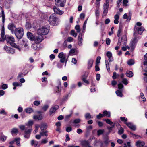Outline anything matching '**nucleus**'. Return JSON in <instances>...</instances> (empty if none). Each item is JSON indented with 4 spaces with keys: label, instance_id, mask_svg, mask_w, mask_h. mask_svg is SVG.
Returning a JSON list of instances; mask_svg holds the SVG:
<instances>
[{
    "label": "nucleus",
    "instance_id": "obj_8",
    "mask_svg": "<svg viewBox=\"0 0 147 147\" xmlns=\"http://www.w3.org/2000/svg\"><path fill=\"white\" fill-rule=\"evenodd\" d=\"M66 0H55V3L56 5L60 7H63L66 3Z\"/></svg>",
    "mask_w": 147,
    "mask_h": 147
},
{
    "label": "nucleus",
    "instance_id": "obj_7",
    "mask_svg": "<svg viewBox=\"0 0 147 147\" xmlns=\"http://www.w3.org/2000/svg\"><path fill=\"white\" fill-rule=\"evenodd\" d=\"M59 106L57 105L52 106L50 109L49 115L50 116H53L55 113L56 111L59 109Z\"/></svg>",
    "mask_w": 147,
    "mask_h": 147
},
{
    "label": "nucleus",
    "instance_id": "obj_45",
    "mask_svg": "<svg viewBox=\"0 0 147 147\" xmlns=\"http://www.w3.org/2000/svg\"><path fill=\"white\" fill-rule=\"evenodd\" d=\"M95 14L96 18H98L99 15V9L98 7H96L95 11Z\"/></svg>",
    "mask_w": 147,
    "mask_h": 147
},
{
    "label": "nucleus",
    "instance_id": "obj_20",
    "mask_svg": "<svg viewBox=\"0 0 147 147\" xmlns=\"http://www.w3.org/2000/svg\"><path fill=\"white\" fill-rule=\"evenodd\" d=\"M102 115L103 117H107L109 118L111 117L110 112L106 110L103 111Z\"/></svg>",
    "mask_w": 147,
    "mask_h": 147
},
{
    "label": "nucleus",
    "instance_id": "obj_32",
    "mask_svg": "<svg viewBox=\"0 0 147 147\" xmlns=\"http://www.w3.org/2000/svg\"><path fill=\"white\" fill-rule=\"evenodd\" d=\"M127 63L129 66L132 65L135 63L134 60L133 59H130L127 61Z\"/></svg>",
    "mask_w": 147,
    "mask_h": 147
},
{
    "label": "nucleus",
    "instance_id": "obj_43",
    "mask_svg": "<svg viewBox=\"0 0 147 147\" xmlns=\"http://www.w3.org/2000/svg\"><path fill=\"white\" fill-rule=\"evenodd\" d=\"M124 132V129L121 127H120V128L118 131V134L120 135L123 134Z\"/></svg>",
    "mask_w": 147,
    "mask_h": 147
},
{
    "label": "nucleus",
    "instance_id": "obj_4",
    "mask_svg": "<svg viewBox=\"0 0 147 147\" xmlns=\"http://www.w3.org/2000/svg\"><path fill=\"white\" fill-rule=\"evenodd\" d=\"M49 31V29L45 26L40 28L37 31L38 34L45 35L47 34Z\"/></svg>",
    "mask_w": 147,
    "mask_h": 147
},
{
    "label": "nucleus",
    "instance_id": "obj_17",
    "mask_svg": "<svg viewBox=\"0 0 147 147\" xmlns=\"http://www.w3.org/2000/svg\"><path fill=\"white\" fill-rule=\"evenodd\" d=\"M5 29L4 26L2 27L1 30V37L0 39V41L1 42L5 40Z\"/></svg>",
    "mask_w": 147,
    "mask_h": 147
},
{
    "label": "nucleus",
    "instance_id": "obj_49",
    "mask_svg": "<svg viewBox=\"0 0 147 147\" xmlns=\"http://www.w3.org/2000/svg\"><path fill=\"white\" fill-rule=\"evenodd\" d=\"M61 83H60L58 86L56 87V93H59L61 92V90L59 89Z\"/></svg>",
    "mask_w": 147,
    "mask_h": 147
},
{
    "label": "nucleus",
    "instance_id": "obj_39",
    "mask_svg": "<svg viewBox=\"0 0 147 147\" xmlns=\"http://www.w3.org/2000/svg\"><path fill=\"white\" fill-rule=\"evenodd\" d=\"M25 111L27 113H30L33 111V110L32 108H26Z\"/></svg>",
    "mask_w": 147,
    "mask_h": 147
},
{
    "label": "nucleus",
    "instance_id": "obj_24",
    "mask_svg": "<svg viewBox=\"0 0 147 147\" xmlns=\"http://www.w3.org/2000/svg\"><path fill=\"white\" fill-rule=\"evenodd\" d=\"M1 10V16L2 18V21L3 23H4L5 20V16L4 13V11L3 10L2 8L0 6V10Z\"/></svg>",
    "mask_w": 147,
    "mask_h": 147
},
{
    "label": "nucleus",
    "instance_id": "obj_41",
    "mask_svg": "<svg viewBox=\"0 0 147 147\" xmlns=\"http://www.w3.org/2000/svg\"><path fill=\"white\" fill-rule=\"evenodd\" d=\"M19 128L22 130H27L28 128V126L26 125L25 126L23 125H21L19 126Z\"/></svg>",
    "mask_w": 147,
    "mask_h": 147
},
{
    "label": "nucleus",
    "instance_id": "obj_3",
    "mask_svg": "<svg viewBox=\"0 0 147 147\" xmlns=\"http://www.w3.org/2000/svg\"><path fill=\"white\" fill-rule=\"evenodd\" d=\"M5 40H6L7 43H9L12 47L17 48L18 45L14 43L15 39L13 36L9 35H6L5 36Z\"/></svg>",
    "mask_w": 147,
    "mask_h": 147
},
{
    "label": "nucleus",
    "instance_id": "obj_37",
    "mask_svg": "<svg viewBox=\"0 0 147 147\" xmlns=\"http://www.w3.org/2000/svg\"><path fill=\"white\" fill-rule=\"evenodd\" d=\"M38 144V142L35 141L34 140H33L31 141V145H34L35 147H36Z\"/></svg>",
    "mask_w": 147,
    "mask_h": 147
},
{
    "label": "nucleus",
    "instance_id": "obj_52",
    "mask_svg": "<svg viewBox=\"0 0 147 147\" xmlns=\"http://www.w3.org/2000/svg\"><path fill=\"white\" fill-rule=\"evenodd\" d=\"M104 131V130L103 129L98 130L97 131V135L98 136H100V135L103 134Z\"/></svg>",
    "mask_w": 147,
    "mask_h": 147
},
{
    "label": "nucleus",
    "instance_id": "obj_13",
    "mask_svg": "<svg viewBox=\"0 0 147 147\" xmlns=\"http://www.w3.org/2000/svg\"><path fill=\"white\" fill-rule=\"evenodd\" d=\"M8 28L11 31V33L13 34L17 28L16 27L14 24L12 23H10L8 25Z\"/></svg>",
    "mask_w": 147,
    "mask_h": 147
},
{
    "label": "nucleus",
    "instance_id": "obj_14",
    "mask_svg": "<svg viewBox=\"0 0 147 147\" xmlns=\"http://www.w3.org/2000/svg\"><path fill=\"white\" fill-rule=\"evenodd\" d=\"M54 12L59 15H61L64 13V11L60 10L59 8L57 7L56 6H54L53 8Z\"/></svg>",
    "mask_w": 147,
    "mask_h": 147
},
{
    "label": "nucleus",
    "instance_id": "obj_51",
    "mask_svg": "<svg viewBox=\"0 0 147 147\" xmlns=\"http://www.w3.org/2000/svg\"><path fill=\"white\" fill-rule=\"evenodd\" d=\"M76 30H77V32L78 33H79L80 31V26L79 25H76L75 28Z\"/></svg>",
    "mask_w": 147,
    "mask_h": 147
},
{
    "label": "nucleus",
    "instance_id": "obj_63",
    "mask_svg": "<svg viewBox=\"0 0 147 147\" xmlns=\"http://www.w3.org/2000/svg\"><path fill=\"white\" fill-rule=\"evenodd\" d=\"M124 145L125 146L124 147H130V142H127V144L125 143Z\"/></svg>",
    "mask_w": 147,
    "mask_h": 147
},
{
    "label": "nucleus",
    "instance_id": "obj_30",
    "mask_svg": "<svg viewBox=\"0 0 147 147\" xmlns=\"http://www.w3.org/2000/svg\"><path fill=\"white\" fill-rule=\"evenodd\" d=\"M125 74L129 78H131L133 76V73L132 71H127L125 73Z\"/></svg>",
    "mask_w": 147,
    "mask_h": 147
},
{
    "label": "nucleus",
    "instance_id": "obj_53",
    "mask_svg": "<svg viewBox=\"0 0 147 147\" xmlns=\"http://www.w3.org/2000/svg\"><path fill=\"white\" fill-rule=\"evenodd\" d=\"M71 34L75 37H76L77 35V33L75 32V31L74 30H72L71 31Z\"/></svg>",
    "mask_w": 147,
    "mask_h": 147
},
{
    "label": "nucleus",
    "instance_id": "obj_29",
    "mask_svg": "<svg viewBox=\"0 0 147 147\" xmlns=\"http://www.w3.org/2000/svg\"><path fill=\"white\" fill-rule=\"evenodd\" d=\"M122 41V42H123V45H126L127 42V38L126 35L123 36L121 39Z\"/></svg>",
    "mask_w": 147,
    "mask_h": 147
},
{
    "label": "nucleus",
    "instance_id": "obj_6",
    "mask_svg": "<svg viewBox=\"0 0 147 147\" xmlns=\"http://www.w3.org/2000/svg\"><path fill=\"white\" fill-rule=\"evenodd\" d=\"M69 57V55H68L66 59V55L64 54L63 52H61L59 53L58 55V57L59 58L61 59L60 60V62L62 63H64L66 60V62L65 66L66 65V62L67 61V59Z\"/></svg>",
    "mask_w": 147,
    "mask_h": 147
},
{
    "label": "nucleus",
    "instance_id": "obj_54",
    "mask_svg": "<svg viewBox=\"0 0 147 147\" xmlns=\"http://www.w3.org/2000/svg\"><path fill=\"white\" fill-rule=\"evenodd\" d=\"M83 39H78V45L80 46H81L82 45V42Z\"/></svg>",
    "mask_w": 147,
    "mask_h": 147
},
{
    "label": "nucleus",
    "instance_id": "obj_44",
    "mask_svg": "<svg viewBox=\"0 0 147 147\" xmlns=\"http://www.w3.org/2000/svg\"><path fill=\"white\" fill-rule=\"evenodd\" d=\"M118 88L119 90L121 91L123 90V88L124 86L121 83H120L118 84Z\"/></svg>",
    "mask_w": 147,
    "mask_h": 147
},
{
    "label": "nucleus",
    "instance_id": "obj_15",
    "mask_svg": "<svg viewBox=\"0 0 147 147\" xmlns=\"http://www.w3.org/2000/svg\"><path fill=\"white\" fill-rule=\"evenodd\" d=\"M144 30V28L142 26H141L139 28L138 30L137 29V28H134V35H135L136 33V32L137 30L139 34H141L142 33V32Z\"/></svg>",
    "mask_w": 147,
    "mask_h": 147
},
{
    "label": "nucleus",
    "instance_id": "obj_55",
    "mask_svg": "<svg viewBox=\"0 0 147 147\" xmlns=\"http://www.w3.org/2000/svg\"><path fill=\"white\" fill-rule=\"evenodd\" d=\"M25 74H24L23 73H19L17 77V78L19 79L24 77V76L25 75Z\"/></svg>",
    "mask_w": 147,
    "mask_h": 147
},
{
    "label": "nucleus",
    "instance_id": "obj_5",
    "mask_svg": "<svg viewBox=\"0 0 147 147\" xmlns=\"http://www.w3.org/2000/svg\"><path fill=\"white\" fill-rule=\"evenodd\" d=\"M57 18L53 14L51 15L49 17V23L53 26L57 25Z\"/></svg>",
    "mask_w": 147,
    "mask_h": 147
},
{
    "label": "nucleus",
    "instance_id": "obj_46",
    "mask_svg": "<svg viewBox=\"0 0 147 147\" xmlns=\"http://www.w3.org/2000/svg\"><path fill=\"white\" fill-rule=\"evenodd\" d=\"M122 82L125 85H127L128 84V81L126 78H123Z\"/></svg>",
    "mask_w": 147,
    "mask_h": 147
},
{
    "label": "nucleus",
    "instance_id": "obj_26",
    "mask_svg": "<svg viewBox=\"0 0 147 147\" xmlns=\"http://www.w3.org/2000/svg\"><path fill=\"white\" fill-rule=\"evenodd\" d=\"M47 128V125L46 123H42L41 124L40 126V129L42 131L46 130Z\"/></svg>",
    "mask_w": 147,
    "mask_h": 147
},
{
    "label": "nucleus",
    "instance_id": "obj_22",
    "mask_svg": "<svg viewBox=\"0 0 147 147\" xmlns=\"http://www.w3.org/2000/svg\"><path fill=\"white\" fill-rule=\"evenodd\" d=\"M71 93V92H69L64 95L62 99V101L63 102H64L67 100L70 96Z\"/></svg>",
    "mask_w": 147,
    "mask_h": 147
},
{
    "label": "nucleus",
    "instance_id": "obj_58",
    "mask_svg": "<svg viewBox=\"0 0 147 147\" xmlns=\"http://www.w3.org/2000/svg\"><path fill=\"white\" fill-rule=\"evenodd\" d=\"M101 59V57L100 56H98L96 60V65H98V63H100V60Z\"/></svg>",
    "mask_w": 147,
    "mask_h": 147
},
{
    "label": "nucleus",
    "instance_id": "obj_12",
    "mask_svg": "<svg viewBox=\"0 0 147 147\" xmlns=\"http://www.w3.org/2000/svg\"><path fill=\"white\" fill-rule=\"evenodd\" d=\"M123 121H124V123L126 124V125L128 126V127L131 129L133 131H135L136 129V126L133 125L131 123L129 122L127 123V120H122Z\"/></svg>",
    "mask_w": 147,
    "mask_h": 147
},
{
    "label": "nucleus",
    "instance_id": "obj_62",
    "mask_svg": "<svg viewBox=\"0 0 147 147\" xmlns=\"http://www.w3.org/2000/svg\"><path fill=\"white\" fill-rule=\"evenodd\" d=\"M72 130V128L71 127H68L66 128V130L67 132H70Z\"/></svg>",
    "mask_w": 147,
    "mask_h": 147
},
{
    "label": "nucleus",
    "instance_id": "obj_61",
    "mask_svg": "<svg viewBox=\"0 0 147 147\" xmlns=\"http://www.w3.org/2000/svg\"><path fill=\"white\" fill-rule=\"evenodd\" d=\"M122 31V28L120 27H119L117 31V36L118 37H119L120 36V34L121 33Z\"/></svg>",
    "mask_w": 147,
    "mask_h": 147
},
{
    "label": "nucleus",
    "instance_id": "obj_19",
    "mask_svg": "<svg viewBox=\"0 0 147 147\" xmlns=\"http://www.w3.org/2000/svg\"><path fill=\"white\" fill-rule=\"evenodd\" d=\"M114 18L115 19L114 23L115 24H118L119 23V16L118 13H117L114 16Z\"/></svg>",
    "mask_w": 147,
    "mask_h": 147
},
{
    "label": "nucleus",
    "instance_id": "obj_28",
    "mask_svg": "<svg viewBox=\"0 0 147 147\" xmlns=\"http://www.w3.org/2000/svg\"><path fill=\"white\" fill-rule=\"evenodd\" d=\"M129 135L131 137H133L134 138L138 139L139 138L142 137L141 136L139 135H136L131 132L130 133Z\"/></svg>",
    "mask_w": 147,
    "mask_h": 147
},
{
    "label": "nucleus",
    "instance_id": "obj_57",
    "mask_svg": "<svg viewBox=\"0 0 147 147\" xmlns=\"http://www.w3.org/2000/svg\"><path fill=\"white\" fill-rule=\"evenodd\" d=\"M140 97L141 98L143 99V101L144 102L146 101V99L145 98L144 95L143 93H140Z\"/></svg>",
    "mask_w": 147,
    "mask_h": 147
},
{
    "label": "nucleus",
    "instance_id": "obj_21",
    "mask_svg": "<svg viewBox=\"0 0 147 147\" xmlns=\"http://www.w3.org/2000/svg\"><path fill=\"white\" fill-rule=\"evenodd\" d=\"M109 6L103 5L104 11L103 13V16H106L108 12V9Z\"/></svg>",
    "mask_w": 147,
    "mask_h": 147
},
{
    "label": "nucleus",
    "instance_id": "obj_25",
    "mask_svg": "<svg viewBox=\"0 0 147 147\" xmlns=\"http://www.w3.org/2000/svg\"><path fill=\"white\" fill-rule=\"evenodd\" d=\"M27 35L28 38L31 41H33L34 39V37L35 36H34L32 34L29 32H28L27 33Z\"/></svg>",
    "mask_w": 147,
    "mask_h": 147
},
{
    "label": "nucleus",
    "instance_id": "obj_42",
    "mask_svg": "<svg viewBox=\"0 0 147 147\" xmlns=\"http://www.w3.org/2000/svg\"><path fill=\"white\" fill-rule=\"evenodd\" d=\"M48 132L47 131H41L40 132V134L42 136H45L47 137L48 136V134H47Z\"/></svg>",
    "mask_w": 147,
    "mask_h": 147
},
{
    "label": "nucleus",
    "instance_id": "obj_1",
    "mask_svg": "<svg viewBox=\"0 0 147 147\" xmlns=\"http://www.w3.org/2000/svg\"><path fill=\"white\" fill-rule=\"evenodd\" d=\"M34 124V122L32 120H30L26 123V125L27 126L29 129L24 132V137L25 138L28 139L30 137L31 132L32 130V126Z\"/></svg>",
    "mask_w": 147,
    "mask_h": 147
},
{
    "label": "nucleus",
    "instance_id": "obj_9",
    "mask_svg": "<svg viewBox=\"0 0 147 147\" xmlns=\"http://www.w3.org/2000/svg\"><path fill=\"white\" fill-rule=\"evenodd\" d=\"M137 42V38L134 37L131 40L130 43V46L131 48V49L134 50L136 45Z\"/></svg>",
    "mask_w": 147,
    "mask_h": 147
},
{
    "label": "nucleus",
    "instance_id": "obj_16",
    "mask_svg": "<svg viewBox=\"0 0 147 147\" xmlns=\"http://www.w3.org/2000/svg\"><path fill=\"white\" fill-rule=\"evenodd\" d=\"M106 55L108 58V61L109 62H111L113 61V59L112 57V54L110 51H107L106 53Z\"/></svg>",
    "mask_w": 147,
    "mask_h": 147
},
{
    "label": "nucleus",
    "instance_id": "obj_18",
    "mask_svg": "<svg viewBox=\"0 0 147 147\" xmlns=\"http://www.w3.org/2000/svg\"><path fill=\"white\" fill-rule=\"evenodd\" d=\"M145 144V142L143 141L138 140L136 142V145L137 147H142Z\"/></svg>",
    "mask_w": 147,
    "mask_h": 147
},
{
    "label": "nucleus",
    "instance_id": "obj_47",
    "mask_svg": "<svg viewBox=\"0 0 147 147\" xmlns=\"http://www.w3.org/2000/svg\"><path fill=\"white\" fill-rule=\"evenodd\" d=\"M13 86H15L16 87L19 86L20 87L22 86V84L20 83L17 82H15L13 83Z\"/></svg>",
    "mask_w": 147,
    "mask_h": 147
},
{
    "label": "nucleus",
    "instance_id": "obj_38",
    "mask_svg": "<svg viewBox=\"0 0 147 147\" xmlns=\"http://www.w3.org/2000/svg\"><path fill=\"white\" fill-rule=\"evenodd\" d=\"M25 27L27 29H29L31 28V24L27 21H26Z\"/></svg>",
    "mask_w": 147,
    "mask_h": 147
},
{
    "label": "nucleus",
    "instance_id": "obj_64",
    "mask_svg": "<svg viewBox=\"0 0 147 147\" xmlns=\"http://www.w3.org/2000/svg\"><path fill=\"white\" fill-rule=\"evenodd\" d=\"M34 103L35 105L38 106L40 104V102L39 101L36 100L34 102Z\"/></svg>",
    "mask_w": 147,
    "mask_h": 147
},
{
    "label": "nucleus",
    "instance_id": "obj_40",
    "mask_svg": "<svg viewBox=\"0 0 147 147\" xmlns=\"http://www.w3.org/2000/svg\"><path fill=\"white\" fill-rule=\"evenodd\" d=\"M85 117L86 119H90L94 118L93 116H92L90 115L89 113H86L85 115Z\"/></svg>",
    "mask_w": 147,
    "mask_h": 147
},
{
    "label": "nucleus",
    "instance_id": "obj_56",
    "mask_svg": "<svg viewBox=\"0 0 147 147\" xmlns=\"http://www.w3.org/2000/svg\"><path fill=\"white\" fill-rule=\"evenodd\" d=\"M88 75L86 74L82 75L81 76V79L82 80L86 79L88 77Z\"/></svg>",
    "mask_w": 147,
    "mask_h": 147
},
{
    "label": "nucleus",
    "instance_id": "obj_27",
    "mask_svg": "<svg viewBox=\"0 0 147 147\" xmlns=\"http://www.w3.org/2000/svg\"><path fill=\"white\" fill-rule=\"evenodd\" d=\"M80 122V120H74L73 123L74 124V126L75 127H78L80 126L79 123Z\"/></svg>",
    "mask_w": 147,
    "mask_h": 147
},
{
    "label": "nucleus",
    "instance_id": "obj_35",
    "mask_svg": "<svg viewBox=\"0 0 147 147\" xmlns=\"http://www.w3.org/2000/svg\"><path fill=\"white\" fill-rule=\"evenodd\" d=\"M144 58L145 61L143 62V65L144 66H146L145 68H147V53L144 55Z\"/></svg>",
    "mask_w": 147,
    "mask_h": 147
},
{
    "label": "nucleus",
    "instance_id": "obj_34",
    "mask_svg": "<svg viewBox=\"0 0 147 147\" xmlns=\"http://www.w3.org/2000/svg\"><path fill=\"white\" fill-rule=\"evenodd\" d=\"M34 119H42V115H35L33 116Z\"/></svg>",
    "mask_w": 147,
    "mask_h": 147
},
{
    "label": "nucleus",
    "instance_id": "obj_11",
    "mask_svg": "<svg viewBox=\"0 0 147 147\" xmlns=\"http://www.w3.org/2000/svg\"><path fill=\"white\" fill-rule=\"evenodd\" d=\"M4 48L6 52L8 53L13 54L15 53L14 50L9 47L5 46L4 47Z\"/></svg>",
    "mask_w": 147,
    "mask_h": 147
},
{
    "label": "nucleus",
    "instance_id": "obj_50",
    "mask_svg": "<svg viewBox=\"0 0 147 147\" xmlns=\"http://www.w3.org/2000/svg\"><path fill=\"white\" fill-rule=\"evenodd\" d=\"M49 107V105H48L46 104L44 105L42 108V109L44 111H46L48 109Z\"/></svg>",
    "mask_w": 147,
    "mask_h": 147
},
{
    "label": "nucleus",
    "instance_id": "obj_33",
    "mask_svg": "<svg viewBox=\"0 0 147 147\" xmlns=\"http://www.w3.org/2000/svg\"><path fill=\"white\" fill-rule=\"evenodd\" d=\"M122 91L117 90L116 91L115 93L118 96L121 97L123 96V94L122 93Z\"/></svg>",
    "mask_w": 147,
    "mask_h": 147
},
{
    "label": "nucleus",
    "instance_id": "obj_23",
    "mask_svg": "<svg viewBox=\"0 0 147 147\" xmlns=\"http://www.w3.org/2000/svg\"><path fill=\"white\" fill-rule=\"evenodd\" d=\"M18 133V129L14 128H12L11 131V133L13 136H16Z\"/></svg>",
    "mask_w": 147,
    "mask_h": 147
},
{
    "label": "nucleus",
    "instance_id": "obj_36",
    "mask_svg": "<svg viewBox=\"0 0 147 147\" xmlns=\"http://www.w3.org/2000/svg\"><path fill=\"white\" fill-rule=\"evenodd\" d=\"M105 62L106 67L107 71L109 72H110V70L109 68V65L108 60L107 59L105 60Z\"/></svg>",
    "mask_w": 147,
    "mask_h": 147
},
{
    "label": "nucleus",
    "instance_id": "obj_31",
    "mask_svg": "<svg viewBox=\"0 0 147 147\" xmlns=\"http://www.w3.org/2000/svg\"><path fill=\"white\" fill-rule=\"evenodd\" d=\"M93 61L92 59H90L88 61V68L90 69L92 66Z\"/></svg>",
    "mask_w": 147,
    "mask_h": 147
},
{
    "label": "nucleus",
    "instance_id": "obj_2",
    "mask_svg": "<svg viewBox=\"0 0 147 147\" xmlns=\"http://www.w3.org/2000/svg\"><path fill=\"white\" fill-rule=\"evenodd\" d=\"M13 34H14L18 39H21L24 35V29L21 27L17 28Z\"/></svg>",
    "mask_w": 147,
    "mask_h": 147
},
{
    "label": "nucleus",
    "instance_id": "obj_60",
    "mask_svg": "<svg viewBox=\"0 0 147 147\" xmlns=\"http://www.w3.org/2000/svg\"><path fill=\"white\" fill-rule=\"evenodd\" d=\"M1 88L3 90L7 89L8 87L7 85L6 84H3L1 85Z\"/></svg>",
    "mask_w": 147,
    "mask_h": 147
},
{
    "label": "nucleus",
    "instance_id": "obj_59",
    "mask_svg": "<svg viewBox=\"0 0 147 147\" xmlns=\"http://www.w3.org/2000/svg\"><path fill=\"white\" fill-rule=\"evenodd\" d=\"M48 142V138H45L42 140L41 141V143L42 144H45L47 143Z\"/></svg>",
    "mask_w": 147,
    "mask_h": 147
},
{
    "label": "nucleus",
    "instance_id": "obj_48",
    "mask_svg": "<svg viewBox=\"0 0 147 147\" xmlns=\"http://www.w3.org/2000/svg\"><path fill=\"white\" fill-rule=\"evenodd\" d=\"M7 138V137L4 135H2L0 138V140L3 142H4Z\"/></svg>",
    "mask_w": 147,
    "mask_h": 147
},
{
    "label": "nucleus",
    "instance_id": "obj_10",
    "mask_svg": "<svg viewBox=\"0 0 147 147\" xmlns=\"http://www.w3.org/2000/svg\"><path fill=\"white\" fill-rule=\"evenodd\" d=\"M43 40V37L41 35L38 34V35L34 36L33 41L36 43H38L41 42Z\"/></svg>",
    "mask_w": 147,
    "mask_h": 147
}]
</instances>
